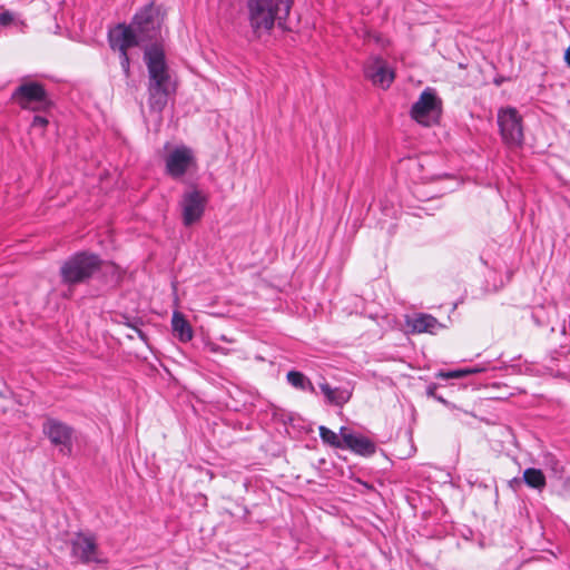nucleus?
I'll return each mask as SVG.
<instances>
[{
	"instance_id": "f257e3e1",
	"label": "nucleus",
	"mask_w": 570,
	"mask_h": 570,
	"mask_svg": "<svg viewBox=\"0 0 570 570\" xmlns=\"http://www.w3.org/2000/svg\"><path fill=\"white\" fill-rule=\"evenodd\" d=\"M293 0H246L249 26L255 33L285 26Z\"/></svg>"
},
{
	"instance_id": "f03ea898",
	"label": "nucleus",
	"mask_w": 570,
	"mask_h": 570,
	"mask_svg": "<svg viewBox=\"0 0 570 570\" xmlns=\"http://www.w3.org/2000/svg\"><path fill=\"white\" fill-rule=\"evenodd\" d=\"M100 266L99 256L87 252L76 253L66 259L60 266L61 283L68 286L63 296L70 297L72 287L91 278Z\"/></svg>"
},
{
	"instance_id": "7ed1b4c3",
	"label": "nucleus",
	"mask_w": 570,
	"mask_h": 570,
	"mask_svg": "<svg viewBox=\"0 0 570 570\" xmlns=\"http://www.w3.org/2000/svg\"><path fill=\"white\" fill-rule=\"evenodd\" d=\"M164 17L153 2L137 11L130 22L141 42L157 41L161 37Z\"/></svg>"
},
{
	"instance_id": "20e7f679",
	"label": "nucleus",
	"mask_w": 570,
	"mask_h": 570,
	"mask_svg": "<svg viewBox=\"0 0 570 570\" xmlns=\"http://www.w3.org/2000/svg\"><path fill=\"white\" fill-rule=\"evenodd\" d=\"M12 98L21 108L32 111H46L52 106L45 87L36 81L22 82L13 91Z\"/></svg>"
},
{
	"instance_id": "39448f33",
	"label": "nucleus",
	"mask_w": 570,
	"mask_h": 570,
	"mask_svg": "<svg viewBox=\"0 0 570 570\" xmlns=\"http://www.w3.org/2000/svg\"><path fill=\"white\" fill-rule=\"evenodd\" d=\"M42 432L49 439L50 443L58 448L62 455H71L75 430L67 423L48 417L42 424Z\"/></svg>"
},
{
	"instance_id": "423d86ee",
	"label": "nucleus",
	"mask_w": 570,
	"mask_h": 570,
	"mask_svg": "<svg viewBox=\"0 0 570 570\" xmlns=\"http://www.w3.org/2000/svg\"><path fill=\"white\" fill-rule=\"evenodd\" d=\"M207 200V195L196 187L189 188L183 193L179 207L185 226H191L202 219Z\"/></svg>"
},
{
	"instance_id": "0eeeda50",
	"label": "nucleus",
	"mask_w": 570,
	"mask_h": 570,
	"mask_svg": "<svg viewBox=\"0 0 570 570\" xmlns=\"http://www.w3.org/2000/svg\"><path fill=\"white\" fill-rule=\"evenodd\" d=\"M144 61L148 70V83H170L165 51L160 45L155 43L147 46L144 51Z\"/></svg>"
},
{
	"instance_id": "6e6552de",
	"label": "nucleus",
	"mask_w": 570,
	"mask_h": 570,
	"mask_svg": "<svg viewBox=\"0 0 570 570\" xmlns=\"http://www.w3.org/2000/svg\"><path fill=\"white\" fill-rule=\"evenodd\" d=\"M501 136L508 145H520L523 140L521 116L515 108L501 109L498 114Z\"/></svg>"
},
{
	"instance_id": "1a4fd4ad",
	"label": "nucleus",
	"mask_w": 570,
	"mask_h": 570,
	"mask_svg": "<svg viewBox=\"0 0 570 570\" xmlns=\"http://www.w3.org/2000/svg\"><path fill=\"white\" fill-rule=\"evenodd\" d=\"M442 101L431 88L423 90L419 100L411 108V116L416 121L429 125L432 117L441 112Z\"/></svg>"
},
{
	"instance_id": "9d476101",
	"label": "nucleus",
	"mask_w": 570,
	"mask_h": 570,
	"mask_svg": "<svg viewBox=\"0 0 570 570\" xmlns=\"http://www.w3.org/2000/svg\"><path fill=\"white\" fill-rule=\"evenodd\" d=\"M165 164L167 175L174 179H179L190 168L195 167L196 160L190 148L180 146L166 156Z\"/></svg>"
},
{
	"instance_id": "9b49d317",
	"label": "nucleus",
	"mask_w": 570,
	"mask_h": 570,
	"mask_svg": "<svg viewBox=\"0 0 570 570\" xmlns=\"http://www.w3.org/2000/svg\"><path fill=\"white\" fill-rule=\"evenodd\" d=\"M71 556L80 562L88 564L101 562L98 557V544L95 535L90 533H76L70 540Z\"/></svg>"
},
{
	"instance_id": "f8f14e48",
	"label": "nucleus",
	"mask_w": 570,
	"mask_h": 570,
	"mask_svg": "<svg viewBox=\"0 0 570 570\" xmlns=\"http://www.w3.org/2000/svg\"><path fill=\"white\" fill-rule=\"evenodd\" d=\"M364 76L374 86L387 89L394 81V71L381 57H371L364 65Z\"/></svg>"
},
{
	"instance_id": "ddd939ff",
	"label": "nucleus",
	"mask_w": 570,
	"mask_h": 570,
	"mask_svg": "<svg viewBox=\"0 0 570 570\" xmlns=\"http://www.w3.org/2000/svg\"><path fill=\"white\" fill-rule=\"evenodd\" d=\"M108 40L110 48L119 52L128 51V49L142 43L130 23H118L109 30Z\"/></svg>"
},
{
	"instance_id": "4468645a",
	"label": "nucleus",
	"mask_w": 570,
	"mask_h": 570,
	"mask_svg": "<svg viewBox=\"0 0 570 570\" xmlns=\"http://www.w3.org/2000/svg\"><path fill=\"white\" fill-rule=\"evenodd\" d=\"M340 435L344 438V449L362 456H371L376 452L375 443L368 438L353 433L346 426L340 429Z\"/></svg>"
},
{
	"instance_id": "2eb2a0df",
	"label": "nucleus",
	"mask_w": 570,
	"mask_h": 570,
	"mask_svg": "<svg viewBox=\"0 0 570 570\" xmlns=\"http://www.w3.org/2000/svg\"><path fill=\"white\" fill-rule=\"evenodd\" d=\"M170 83H148V104L151 110L161 112L168 102Z\"/></svg>"
},
{
	"instance_id": "dca6fc26",
	"label": "nucleus",
	"mask_w": 570,
	"mask_h": 570,
	"mask_svg": "<svg viewBox=\"0 0 570 570\" xmlns=\"http://www.w3.org/2000/svg\"><path fill=\"white\" fill-rule=\"evenodd\" d=\"M322 393L325 395L326 401L330 404L336 406H343L347 403L352 396V392L344 387H332L328 383L324 382L320 384Z\"/></svg>"
},
{
	"instance_id": "f3484780",
	"label": "nucleus",
	"mask_w": 570,
	"mask_h": 570,
	"mask_svg": "<svg viewBox=\"0 0 570 570\" xmlns=\"http://www.w3.org/2000/svg\"><path fill=\"white\" fill-rule=\"evenodd\" d=\"M412 331L415 333H431L434 334L439 328L442 327V324L439 321L429 314H419L412 318L410 322Z\"/></svg>"
},
{
	"instance_id": "a211bd4d",
	"label": "nucleus",
	"mask_w": 570,
	"mask_h": 570,
	"mask_svg": "<svg viewBox=\"0 0 570 570\" xmlns=\"http://www.w3.org/2000/svg\"><path fill=\"white\" fill-rule=\"evenodd\" d=\"M171 327L181 342H188L193 338V330L181 313L174 312Z\"/></svg>"
},
{
	"instance_id": "6ab92c4d",
	"label": "nucleus",
	"mask_w": 570,
	"mask_h": 570,
	"mask_svg": "<svg viewBox=\"0 0 570 570\" xmlns=\"http://www.w3.org/2000/svg\"><path fill=\"white\" fill-rule=\"evenodd\" d=\"M287 382L294 386L295 389L302 391H309L311 393H315V387L311 380L305 376L302 372L298 371H289L286 375Z\"/></svg>"
},
{
	"instance_id": "aec40b11",
	"label": "nucleus",
	"mask_w": 570,
	"mask_h": 570,
	"mask_svg": "<svg viewBox=\"0 0 570 570\" xmlns=\"http://www.w3.org/2000/svg\"><path fill=\"white\" fill-rule=\"evenodd\" d=\"M523 481L530 488L542 490L546 487V476L540 469L529 468L523 472Z\"/></svg>"
},
{
	"instance_id": "412c9836",
	"label": "nucleus",
	"mask_w": 570,
	"mask_h": 570,
	"mask_svg": "<svg viewBox=\"0 0 570 570\" xmlns=\"http://www.w3.org/2000/svg\"><path fill=\"white\" fill-rule=\"evenodd\" d=\"M318 432L321 440L325 444L335 449H344V438L342 435L340 436L337 433L324 425L318 428Z\"/></svg>"
},
{
	"instance_id": "4be33fe9",
	"label": "nucleus",
	"mask_w": 570,
	"mask_h": 570,
	"mask_svg": "<svg viewBox=\"0 0 570 570\" xmlns=\"http://www.w3.org/2000/svg\"><path fill=\"white\" fill-rule=\"evenodd\" d=\"M484 371H485L484 366L475 365V366H470V367L449 371V372H440L438 376L442 377V379H461V377H464L468 375L479 374Z\"/></svg>"
},
{
	"instance_id": "5701e85b",
	"label": "nucleus",
	"mask_w": 570,
	"mask_h": 570,
	"mask_svg": "<svg viewBox=\"0 0 570 570\" xmlns=\"http://www.w3.org/2000/svg\"><path fill=\"white\" fill-rule=\"evenodd\" d=\"M119 57H120L121 69L124 70L126 76H129L130 60H129L128 51L119 52Z\"/></svg>"
},
{
	"instance_id": "b1692460",
	"label": "nucleus",
	"mask_w": 570,
	"mask_h": 570,
	"mask_svg": "<svg viewBox=\"0 0 570 570\" xmlns=\"http://www.w3.org/2000/svg\"><path fill=\"white\" fill-rule=\"evenodd\" d=\"M48 125V119L43 116H35L31 122V127L33 129H40L43 130L46 126Z\"/></svg>"
},
{
	"instance_id": "393cba45",
	"label": "nucleus",
	"mask_w": 570,
	"mask_h": 570,
	"mask_svg": "<svg viewBox=\"0 0 570 570\" xmlns=\"http://www.w3.org/2000/svg\"><path fill=\"white\" fill-rule=\"evenodd\" d=\"M13 21V16L9 11L0 13V24L8 26Z\"/></svg>"
},
{
	"instance_id": "a878e982",
	"label": "nucleus",
	"mask_w": 570,
	"mask_h": 570,
	"mask_svg": "<svg viewBox=\"0 0 570 570\" xmlns=\"http://www.w3.org/2000/svg\"><path fill=\"white\" fill-rule=\"evenodd\" d=\"M129 326H130V327H131V328H132V330L138 334V336H139L141 340L146 341V335H145V333H144L140 328H138V327H137V326H135V325H129Z\"/></svg>"
},
{
	"instance_id": "bb28decb",
	"label": "nucleus",
	"mask_w": 570,
	"mask_h": 570,
	"mask_svg": "<svg viewBox=\"0 0 570 570\" xmlns=\"http://www.w3.org/2000/svg\"><path fill=\"white\" fill-rule=\"evenodd\" d=\"M564 59H566L567 63L570 66V45H569V48L566 50Z\"/></svg>"
},
{
	"instance_id": "cd10ccee",
	"label": "nucleus",
	"mask_w": 570,
	"mask_h": 570,
	"mask_svg": "<svg viewBox=\"0 0 570 570\" xmlns=\"http://www.w3.org/2000/svg\"><path fill=\"white\" fill-rule=\"evenodd\" d=\"M210 350H212L213 352H222V351H223V348H220L219 346H216V345H213V346L210 347Z\"/></svg>"
}]
</instances>
